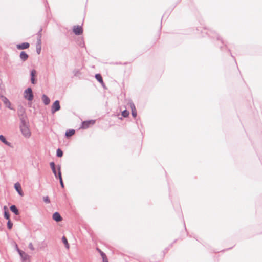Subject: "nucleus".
I'll return each mask as SVG.
<instances>
[{
	"mask_svg": "<svg viewBox=\"0 0 262 262\" xmlns=\"http://www.w3.org/2000/svg\"><path fill=\"white\" fill-rule=\"evenodd\" d=\"M0 141L2 142H3L4 144H5V145H6L9 147H12L11 143L8 141H7L5 137L2 135H0Z\"/></svg>",
	"mask_w": 262,
	"mask_h": 262,
	"instance_id": "nucleus-13",
	"label": "nucleus"
},
{
	"mask_svg": "<svg viewBox=\"0 0 262 262\" xmlns=\"http://www.w3.org/2000/svg\"><path fill=\"white\" fill-rule=\"evenodd\" d=\"M4 216L6 220H10V213H9V211H4Z\"/></svg>",
	"mask_w": 262,
	"mask_h": 262,
	"instance_id": "nucleus-28",
	"label": "nucleus"
},
{
	"mask_svg": "<svg viewBox=\"0 0 262 262\" xmlns=\"http://www.w3.org/2000/svg\"><path fill=\"white\" fill-rule=\"evenodd\" d=\"M58 173L56 174V176H55L56 179H58L59 180L62 178V174L61 171V166L60 165H57Z\"/></svg>",
	"mask_w": 262,
	"mask_h": 262,
	"instance_id": "nucleus-17",
	"label": "nucleus"
},
{
	"mask_svg": "<svg viewBox=\"0 0 262 262\" xmlns=\"http://www.w3.org/2000/svg\"><path fill=\"white\" fill-rule=\"evenodd\" d=\"M52 170L53 171V173H54V176H56V174L58 173L57 172V170H56V167L54 168V169H52Z\"/></svg>",
	"mask_w": 262,
	"mask_h": 262,
	"instance_id": "nucleus-35",
	"label": "nucleus"
},
{
	"mask_svg": "<svg viewBox=\"0 0 262 262\" xmlns=\"http://www.w3.org/2000/svg\"><path fill=\"white\" fill-rule=\"evenodd\" d=\"M50 166L51 169H54V168L56 167L55 163L54 162H50Z\"/></svg>",
	"mask_w": 262,
	"mask_h": 262,
	"instance_id": "nucleus-33",
	"label": "nucleus"
},
{
	"mask_svg": "<svg viewBox=\"0 0 262 262\" xmlns=\"http://www.w3.org/2000/svg\"><path fill=\"white\" fill-rule=\"evenodd\" d=\"M43 201L46 203L48 204V203H50V199H49V196H43Z\"/></svg>",
	"mask_w": 262,
	"mask_h": 262,
	"instance_id": "nucleus-31",
	"label": "nucleus"
},
{
	"mask_svg": "<svg viewBox=\"0 0 262 262\" xmlns=\"http://www.w3.org/2000/svg\"><path fill=\"white\" fill-rule=\"evenodd\" d=\"M30 47V44L28 42H23L20 44H17L16 45V48L18 50H25L29 48Z\"/></svg>",
	"mask_w": 262,
	"mask_h": 262,
	"instance_id": "nucleus-10",
	"label": "nucleus"
},
{
	"mask_svg": "<svg viewBox=\"0 0 262 262\" xmlns=\"http://www.w3.org/2000/svg\"><path fill=\"white\" fill-rule=\"evenodd\" d=\"M63 156V151L60 148H58L56 150V156L57 157H61Z\"/></svg>",
	"mask_w": 262,
	"mask_h": 262,
	"instance_id": "nucleus-26",
	"label": "nucleus"
},
{
	"mask_svg": "<svg viewBox=\"0 0 262 262\" xmlns=\"http://www.w3.org/2000/svg\"><path fill=\"white\" fill-rule=\"evenodd\" d=\"M4 211H9L8 209V208L6 206H4Z\"/></svg>",
	"mask_w": 262,
	"mask_h": 262,
	"instance_id": "nucleus-36",
	"label": "nucleus"
},
{
	"mask_svg": "<svg viewBox=\"0 0 262 262\" xmlns=\"http://www.w3.org/2000/svg\"><path fill=\"white\" fill-rule=\"evenodd\" d=\"M217 40H220V37H219V36H217Z\"/></svg>",
	"mask_w": 262,
	"mask_h": 262,
	"instance_id": "nucleus-40",
	"label": "nucleus"
},
{
	"mask_svg": "<svg viewBox=\"0 0 262 262\" xmlns=\"http://www.w3.org/2000/svg\"><path fill=\"white\" fill-rule=\"evenodd\" d=\"M42 100L45 105H48L50 102V98L45 94L42 96Z\"/></svg>",
	"mask_w": 262,
	"mask_h": 262,
	"instance_id": "nucleus-16",
	"label": "nucleus"
},
{
	"mask_svg": "<svg viewBox=\"0 0 262 262\" xmlns=\"http://www.w3.org/2000/svg\"><path fill=\"white\" fill-rule=\"evenodd\" d=\"M95 120H86L82 122L81 128L82 129H87L91 126L93 125L95 123Z\"/></svg>",
	"mask_w": 262,
	"mask_h": 262,
	"instance_id": "nucleus-2",
	"label": "nucleus"
},
{
	"mask_svg": "<svg viewBox=\"0 0 262 262\" xmlns=\"http://www.w3.org/2000/svg\"><path fill=\"white\" fill-rule=\"evenodd\" d=\"M37 72L35 69H32L30 71V80L31 82L33 84H35L37 83V80L36 79Z\"/></svg>",
	"mask_w": 262,
	"mask_h": 262,
	"instance_id": "nucleus-6",
	"label": "nucleus"
},
{
	"mask_svg": "<svg viewBox=\"0 0 262 262\" xmlns=\"http://www.w3.org/2000/svg\"><path fill=\"white\" fill-rule=\"evenodd\" d=\"M75 133L74 129H71L67 130L66 132L65 136L66 137L69 138L73 136Z\"/></svg>",
	"mask_w": 262,
	"mask_h": 262,
	"instance_id": "nucleus-19",
	"label": "nucleus"
},
{
	"mask_svg": "<svg viewBox=\"0 0 262 262\" xmlns=\"http://www.w3.org/2000/svg\"><path fill=\"white\" fill-rule=\"evenodd\" d=\"M0 97L1 98L2 101L5 104L6 106L9 108V109L12 110V108L11 107V103L9 101V99L3 95H1Z\"/></svg>",
	"mask_w": 262,
	"mask_h": 262,
	"instance_id": "nucleus-8",
	"label": "nucleus"
},
{
	"mask_svg": "<svg viewBox=\"0 0 262 262\" xmlns=\"http://www.w3.org/2000/svg\"><path fill=\"white\" fill-rule=\"evenodd\" d=\"M27 116L20 117V126L27 125L26 122Z\"/></svg>",
	"mask_w": 262,
	"mask_h": 262,
	"instance_id": "nucleus-21",
	"label": "nucleus"
},
{
	"mask_svg": "<svg viewBox=\"0 0 262 262\" xmlns=\"http://www.w3.org/2000/svg\"><path fill=\"white\" fill-rule=\"evenodd\" d=\"M41 50V42H36V53L39 55Z\"/></svg>",
	"mask_w": 262,
	"mask_h": 262,
	"instance_id": "nucleus-23",
	"label": "nucleus"
},
{
	"mask_svg": "<svg viewBox=\"0 0 262 262\" xmlns=\"http://www.w3.org/2000/svg\"><path fill=\"white\" fill-rule=\"evenodd\" d=\"M228 52H229V53L230 54L231 56L232 57H234L233 56V55H232V54H231V51H230V49H228Z\"/></svg>",
	"mask_w": 262,
	"mask_h": 262,
	"instance_id": "nucleus-38",
	"label": "nucleus"
},
{
	"mask_svg": "<svg viewBox=\"0 0 262 262\" xmlns=\"http://www.w3.org/2000/svg\"><path fill=\"white\" fill-rule=\"evenodd\" d=\"M14 188L16 190V191L17 192V193L19 194L20 196L24 195V193L22 191L21 185L19 182H17L15 183L14 184Z\"/></svg>",
	"mask_w": 262,
	"mask_h": 262,
	"instance_id": "nucleus-9",
	"label": "nucleus"
},
{
	"mask_svg": "<svg viewBox=\"0 0 262 262\" xmlns=\"http://www.w3.org/2000/svg\"><path fill=\"white\" fill-rule=\"evenodd\" d=\"M24 98L29 101H32L33 100L34 95L31 88L29 87L25 90Z\"/></svg>",
	"mask_w": 262,
	"mask_h": 262,
	"instance_id": "nucleus-1",
	"label": "nucleus"
},
{
	"mask_svg": "<svg viewBox=\"0 0 262 262\" xmlns=\"http://www.w3.org/2000/svg\"><path fill=\"white\" fill-rule=\"evenodd\" d=\"M28 247L32 251H33L34 250V248L33 245L32 243H29V244L28 245Z\"/></svg>",
	"mask_w": 262,
	"mask_h": 262,
	"instance_id": "nucleus-32",
	"label": "nucleus"
},
{
	"mask_svg": "<svg viewBox=\"0 0 262 262\" xmlns=\"http://www.w3.org/2000/svg\"><path fill=\"white\" fill-rule=\"evenodd\" d=\"M19 57L21 60L24 62L28 59L29 55L25 51H21L20 53Z\"/></svg>",
	"mask_w": 262,
	"mask_h": 262,
	"instance_id": "nucleus-12",
	"label": "nucleus"
},
{
	"mask_svg": "<svg viewBox=\"0 0 262 262\" xmlns=\"http://www.w3.org/2000/svg\"><path fill=\"white\" fill-rule=\"evenodd\" d=\"M52 218L57 222H59L62 220V217L58 212H54L53 214Z\"/></svg>",
	"mask_w": 262,
	"mask_h": 262,
	"instance_id": "nucleus-11",
	"label": "nucleus"
},
{
	"mask_svg": "<svg viewBox=\"0 0 262 262\" xmlns=\"http://www.w3.org/2000/svg\"><path fill=\"white\" fill-rule=\"evenodd\" d=\"M10 210L16 215L19 214V211L15 205H11L10 206Z\"/></svg>",
	"mask_w": 262,
	"mask_h": 262,
	"instance_id": "nucleus-14",
	"label": "nucleus"
},
{
	"mask_svg": "<svg viewBox=\"0 0 262 262\" xmlns=\"http://www.w3.org/2000/svg\"><path fill=\"white\" fill-rule=\"evenodd\" d=\"M18 114L19 117L21 116H26V115H25V110L23 107H21L20 108L18 109Z\"/></svg>",
	"mask_w": 262,
	"mask_h": 262,
	"instance_id": "nucleus-22",
	"label": "nucleus"
},
{
	"mask_svg": "<svg viewBox=\"0 0 262 262\" xmlns=\"http://www.w3.org/2000/svg\"><path fill=\"white\" fill-rule=\"evenodd\" d=\"M17 250L21 257L22 261L23 262H29V261H28V259H29V255L27 254H26L25 252H24L23 251L19 249L17 247Z\"/></svg>",
	"mask_w": 262,
	"mask_h": 262,
	"instance_id": "nucleus-4",
	"label": "nucleus"
},
{
	"mask_svg": "<svg viewBox=\"0 0 262 262\" xmlns=\"http://www.w3.org/2000/svg\"><path fill=\"white\" fill-rule=\"evenodd\" d=\"M60 102L59 100H56L52 104L51 107V112L54 114L55 112L60 110Z\"/></svg>",
	"mask_w": 262,
	"mask_h": 262,
	"instance_id": "nucleus-5",
	"label": "nucleus"
},
{
	"mask_svg": "<svg viewBox=\"0 0 262 262\" xmlns=\"http://www.w3.org/2000/svg\"><path fill=\"white\" fill-rule=\"evenodd\" d=\"M73 31L75 35H80L83 33V29L80 26H74L73 28Z\"/></svg>",
	"mask_w": 262,
	"mask_h": 262,
	"instance_id": "nucleus-7",
	"label": "nucleus"
},
{
	"mask_svg": "<svg viewBox=\"0 0 262 262\" xmlns=\"http://www.w3.org/2000/svg\"><path fill=\"white\" fill-rule=\"evenodd\" d=\"M102 262H108V259H102Z\"/></svg>",
	"mask_w": 262,
	"mask_h": 262,
	"instance_id": "nucleus-37",
	"label": "nucleus"
},
{
	"mask_svg": "<svg viewBox=\"0 0 262 262\" xmlns=\"http://www.w3.org/2000/svg\"><path fill=\"white\" fill-rule=\"evenodd\" d=\"M95 77L101 84H104L103 78L100 74L98 73L95 74Z\"/></svg>",
	"mask_w": 262,
	"mask_h": 262,
	"instance_id": "nucleus-18",
	"label": "nucleus"
},
{
	"mask_svg": "<svg viewBox=\"0 0 262 262\" xmlns=\"http://www.w3.org/2000/svg\"><path fill=\"white\" fill-rule=\"evenodd\" d=\"M130 105L131 107L132 115L134 118H136L137 114L135 106L133 102L130 103Z\"/></svg>",
	"mask_w": 262,
	"mask_h": 262,
	"instance_id": "nucleus-15",
	"label": "nucleus"
},
{
	"mask_svg": "<svg viewBox=\"0 0 262 262\" xmlns=\"http://www.w3.org/2000/svg\"><path fill=\"white\" fill-rule=\"evenodd\" d=\"M42 31V29L41 28L39 31L37 33V42H41V31Z\"/></svg>",
	"mask_w": 262,
	"mask_h": 262,
	"instance_id": "nucleus-20",
	"label": "nucleus"
},
{
	"mask_svg": "<svg viewBox=\"0 0 262 262\" xmlns=\"http://www.w3.org/2000/svg\"><path fill=\"white\" fill-rule=\"evenodd\" d=\"M7 228L10 230L12 228V227H13V223L10 220H8V221L7 222Z\"/></svg>",
	"mask_w": 262,
	"mask_h": 262,
	"instance_id": "nucleus-29",
	"label": "nucleus"
},
{
	"mask_svg": "<svg viewBox=\"0 0 262 262\" xmlns=\"http://www.w3.org/2000/svg\"><path fill=\"white\" fill-rule=\"evenodd\" d=\"M60 184L61 185V187L63 188L64 187V183L62 180V179H61V180H59Z\"/></svg>",
	"mask_w": 262,
	"mask_h": 262,
	"instance_id": "nucleus-34",
	"label": "nucleus"
},
{
	"mask_svg": "<svg viewBox=\"0 0 262 262\" xmlns=\"http://www.w3.org/2000/svg\"><path fill=\"white\" fill-rule=\"evenodd\" d=\"M62 242L63 243V244H64L66 248L67 249H69L70 246L68 243L67 238L65 236H63L62 238Z\"/></svg>",
	"mask_w": 262,
	"mask_h": 262,
	"instance_id": "nucleus-25",
	"label": "nucleus"
},
{
	"mask_svg": "<svg viewBox=\"0 0 262 262\" xmlns=\"http://www.w3.org/2000/svg\"><path fill=\"white\" fill-rule=\"evenodd\" d=\"M73 73L74 74V76H78L80 74V71L79 70L74 69L73 71Z\"/></svg>",
	"mask_w": 262,
	"mask_h": 262,
	"instance_id": "nucleus-30",
	"label": "nucleus"
},
{
	"mask_svg": "<svg viewBox=\"0 0 262 262\" xmlns=\"http://www.w3.org/2000/svg\"><path fill=\"white\" fill-rule=\"evenodd\" d=\"M20 129L23 136L26 138H29L31 136V132L27 125L20 126Z\"/></svg>",
	"mask_w": 262,
	"mask_h": 262,
	"instance_id": "nucleus-3",
	"label": "nucleus"
},
{
	"mask_svg": "<svg viewBox=\"0 0 262 262\" xmlns=\"http://www.w3.org/2000/svg\"><path fill=\"white\" fill-rule=\"evenodd\" d=\"M96 250H97V251L101 255V257L102 258V259H107V257L106 256V255L103 251H102L99 248H97Z\"/></svg>",
	"mask_w": 262,
	"mask_h": 262,
	"instance_id": "nucleus-24",
	"label": "nucleus"
},
{
	"mask_svg": "<svg viewBox=\"0 0 262 262\" xmlns=\"http://www.w3.org/2000/svg\"><path fill=\"white\" fill-rule=\"evenodd\" d=\"M129 114V112L128 111H127V110H125L124 111H123L121 113V115L123 117H127L128 116Z\"/></svg>",
	"mask_w": 262,
	"mask_h": 262,
	"instance_id": "nucleus-27",
	"label": "nucleus"
},
{
	"mask_svg": "<svg viewBox=\"0 0 262 262\" xmlns=\"http://www.w3.org/2000/svg\"><path fill=\"white\" fill-rule=\"evenodd\" d=\"M102 86L104 88V89H106V87H105V84L104 83V84H101Z\"/></svg>",
	"mask_w": 262,
	"mask_h": 262,
	"instance_id": "nucleus-39",
	"label": "nucleus"
},
{
	"mask_svg": "<svg viewBox=\"0 0 262 262\" xmlns=\"http://www.w3.org/2000/svg\"><path fill=\"white\" fill-rule=\"evenodd\" d=\"M221 42H222V43H224V41H223L222 40H221Z\"/></svg>",
	"mask_w": 262,
	"mask_h": 262,
	"instance_id": "nucleus-41",
	"label": "nucleus"
}]
</instances>
